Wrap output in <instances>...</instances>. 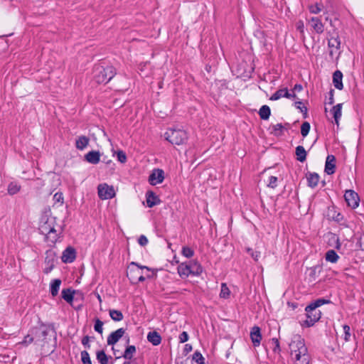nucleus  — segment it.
<instances>
[{
  "label": "nucleus",
  "mask_w": 364,
  "mask_h": 364,
  "mask_svg": "<svg viewBox=\"0 0 364 364\" xmlns=\"http://www.w3.org/2000/svg\"><path fill=\"white\" fill-rule=\"evenodd\" d=\"M343 331H344V340L346 342H348L350 340V326H348V325H344L343 326Z\"/></svg>",
  "instance_id": "44"
},
{
  "label": "nucleus",
  "mask_w": 364,
  "mask_h": 364,
  "mask_svg": "<svg viewBox=\"0 0 364 364\" xmlns=\"http://www.w3.org/2000/svg\"><path fill=\"white\" fill-rule=\"evenodd\" d=\"M136 352V348L134 346H128L123 355V357L126 359H131L133 357L134 353Z\"/></svg>",
  "instance_id": "34"
},
{
  "label": "nucleus",
  "mask_w": 364,
  "mask_h": 364,
  "mask_svg": "<svg viewBox=\"0 0 364 364\" xmlns=\"http://www.w3.org/2000/svg\"><path fill=\"white\" fill-rule=\"evenodd\" d=\"M90 139L85 136H80L76 139L75 146L79 150L85 149L89 144Z\"/></svg>",
  "instance_id": "20"
},
{
  "label": "nucleus",
  "mask_w": 364,
  "mask_h": 364,
  "mask_svg": "<svg viewBox=\"0 0 364 364\" xmlns=\"http://www.w3.org/2000/svg\"><path fill=\"white\" fill-rule=\"evenodd\" d=\"M320 318V313H317L315 311L307 312V319L306 323L308 326H311L314 325V323L317 321Z\"/></svg>",
  "instance_id": "22"
},
{
  "label": "nucleus",
  "mask_w": 364,
  "mask_h": 364,
  "mask_svg": "<svg viewBox=\"0 0 364 364\" xmlns=\"http://www.w3.org/2000/svg\"><path fill=\"white\" fill-rule=\"evenodd\" d=\"M97 193L100 199L107 200L115 196V191L112 186L107 183H101L97 187Z\"/></svg>",
  "instance_id": "7"
},
{
  "label": "nucleus",
  "mask_w": 364,
  "mask_h": 364,
  "mask_svg": "<svg viewBox=\"0 0 364 364\" xmlns=\"http://www.w3.org/2000/svg\"><path fill=\"white\" fill-rule=\"evenodd\" d=\"M302 90V86L301 85H295L294 87V92L298 91L300 92Z\"/></svg>",
  "instance_id": "54"
},
{
  "label": "nucleus",
  "mask_w": 364,
  "mask_h": 364,
  "mask_svg": "<svg viewBox=\"0 0 364 364\" xmlns=\"http://www.w3.org/2000/svg\"><path fill=\"white\" fill-rule=\"evenodd\" d=\"M230 291L229 288L227 287L225 284H222L221 290L220 293V296L221 298L227 299L230 296Z\"/></svg>",
  "instance_id": "36"
},
{
  "label": "nucleus",
  "mask_w": 364,
  "mask_h": 364,
  "mask_svg": "<svg viewBox=\"0 0 364 364\" xmlns=\"http://www.w3.org/2000/svg\"><path fill=\"white\" fill-rule=\"evenodd\" d=\"M148 239L147 237L144 235H141L139 237V240H138V242L139 244L141 245V246H145L148 244Z\"/></svg>",
  "instance_id": "48"
},
{
  "label": "nucleus",
  "mask_w": 364,
  "mask_h": 364,
  "mask_svg": "<svg viewBox=\"0 0 364 364\" xmlns=\"http://www.w3.org/2000/svg\"><path fill=\"white\" fill-rule=\"evenodd\" d=\"M295 104H296V106L297 108L301 109V105H302L301 102H296Z\"/></svg>",
  "instance_id": "57"
},
{
  "label": "nucleus",
  "mask_w": 364,
  "mask_h": 364,
  "mask_svg": "<svg viewBox=\"0 0 364 364\" xmlns=\"http://www.w3.org/2000/svg\"><path fill=\"white\" fill-rule=\"evenodd\" d=\"M288 90L287 88H282L277 90L274 92L269 98L270 100L275 101L281 99L282 97H285V96H288Z\"/></svg>",
  "instance_id": "24"
},
{
  "label": "nucleus",
  "mask_w": 364,
  "mask_h": 364,
  "mask_svg": "<svg viewBox=\"0 0 364 364\" xmlns=\"http://www.w3.org/2000/svg\"><path fill=\"white\" fill-rule=\"evenodd\" d=\"M116 74L114 68L112 65L103 67L97 65L94 68L93 79L98 83H107L110 81Z\"/></svg>",
  "instance_id": "3"
},
{
  "label": "nucleus",
  "mask_w": 364,
  "mask_h": 364,
  "mask_svg": "<svg viewBox=\"0 0 364 364\" xmlns=\"http://www.w3.org/2000/svg\"><path fill=\"white\" fill-rule=\"evenodd\" d=\"M97 299L100 302L102 301L101 297L99 294L97 295Z\"/></svg>",
  "instance_id": "61"
},
{
  "label": "nucleus",
  "mask_w": 364,
  "mask_h": 364,
  "mask_svg": "<svg viewBox=\"0 0 364 364\" xmlns=\"http://www.w3.org/2000/svg\"><path fill=\"white\" fill-rule=\"evenodd\" d=\"M147 340L154 346H158L161 343V337L156 331H151L148 333Z\"/></svg>",
  "instance_id": "21"
},
{
  "label": "nucleus",
  "mask_w": 364,
  "mask_h": 364,
  "mask_svg": "<svg viewBox=\"0 0 364 364\" xmlns=\"http://www.w3.org/2000/svg\"><path fill=\"white\" fill-rule=\"evenodd\" d=\"M309 23L316 33L321 34L324 31V25L318 17L311 18Z\"/></svg>",
  "instance_id": "12"
},
{
  "label": "nucleus",
  "mask_w": 364,
  "mask_h": 364,
  "mask_svg": "<svg viewBox=\"0 0 364 364\" xmlns=\"http://www.w3.org/2000/svg\"><path fill=\"white\" fill-rule=\"evenodd\" d=\"M278 178L274 176H269L267 181V186L269 188H274L277 186Z\"/></svg>",
  "instance_id": "35"
},
{
  "label": "nucleus",
  "mask_w": 364,
  "mask_h": 364,
  "mask_svg": "<svg viewBox=\"0 0 364 364\" xmlns=\"http://www.w3.org/2000/svg\"><path fill=\"white\" fill-rule=\"evenodd\" d=\"M182 255L186 258H191L193 256L194 251L188 247H183L182 248Z\"/></svg>",
  "instance_id": "39"
},
{
  "label": "nucleus",
  "mask_w": 364,
  "mask_h": 364,
  "mask_svg": "<svg viewBox=\"0 0 364 364\" xmlns=\"http://www.w3.org/2000/svg\"><path fill=\"white\" fill-rule=\"evenodd\" d=\"M81 360L83 364H92L90 355L86 350L81 352Z\"/></svg>",
  "instance_id": "40"
},
{
  "label": "nucleus",
  "mask_w": 364,
  "mask_h": 364,
  "mask_svg": "<svg viewBox=\"0 0 364 364\" xmlns=\"http://www.w3.org/2000/svg\"><path fill=\"white\" fill-rule=\"evenodd\" d=\"M291 355L294 359L295 364H309V355L304 340L296 336L289 344Z\"/></svg>",
  "instance_id": "2"
},
{
  "label": "nucleus",
  "mask_w": 364,
  "mask_h": 364,
  "mask_svg": "<svg viewBox=\"0 0 364 364\" xmlns=\"http://www.w3.org/2000/svg\"><path fill=\"white\" fill-rule=\"evenodd\" d=\"M94 329L95 331L98 332L99 333L102 334L103 331V322L101 321L100 319H96Z\"/></svg>",
  "instance_id": "41"
},
{
  "label": "nucleus",
  "mask_w": 364,
  "mask_h": 364,
  "mask_svg": "<svg viewBox=\"0 0 364 364\" xmlns=\"http://www.w3.org/2000/svg\"><path fill=\"white\" fill-rule=\"evenodd\" d=\"M178 338H179V341H180L181 343H185L188 339V333L186 331H183L179 335Z\"/></svg>",
  "instance_id": "49"
},
{
  "label": "nucleus",
  "mask_w": 364,
  "mask_h": 364,
  "mask_svg": "<svg viewBox=\"0 0 364 364\" xmlns=\"http://www.w3.org/2000/svg\"><path fill=\"white\" fill-rule=\"evenodd\" d=\"M144 269H146L147 271L150 270L146 266L139 265L137 263L132 262L129 264L127 272V275L130 282L133 284H136L137 277L142 273Z\"/></svg>",
  "instance_id": "6"
},
{
  "label": "nucleus",
  "mask_w": 364,
  "mask_h": 364,
  "mask_svg": "<svg viewBox=\"0 0 364 364\" xmlns=\"http://www.w3.org/2000/svg\"><path fill=\"white\" fill-rule=\"evenodd\" d=\"M340 247H341V244L339 243L338 240H337V245H336V247L337 249H339V248H340Z\"/></svg>",
  "instance_id": "59"
},
{
  "label": "nucleus",
  "mask_w": 364,
  "mask_h": 364,
  "mask_svg": "<svg viewBox=\"0 0 364 364\" xmlns=\"http://www.w3.org/2000/svg\"><path fill=\"white\" fill-rule=\"evenodd\" d=\"M247 251L250 253L252 257L255 260H258L259 257H260V252H254L252 249L247 248Z\"/></svg>",
  "instance_id": "46"
},
{
  "label": "nucleus",
  "mask_w": 364,
  "mask_h": 364,
  "mask_svg": "<svg viewBox=\"0 0 364 364\" xmlns=\"http://www.w3.org/2000/svg\"><path fill=\"white\" fill-rule=\"evenodd\" d=\"M272 343L275 345L273 350L274 352H279L280 351V348H279V341L277 339V338H273L272 340Z\"/></svg>",
  "instance_id": "50"
},
{
  "label": "nucleus",
  "mask_w": 364,
  "mask_h": 364,
  "mask_svg": "<svg viewBox=\"0 0 364 364\" xmlns=\"http://www.w3.org/2000/svg\"><path fill=\"white\" fill-rule=\"evenodd\" d=\"M89 342H90V337L88 336H85L83 337V338L82 339V343L83 346H85L86 348H90V344H89Z\"/></svg>",
  "instance_id": "52"
},
{
  "label": "nucleus",
  "mask_w": 364,
  "mask_h": 364,
  "mask_svg": "<svg viewBox=\"0 0 364 364\" xmlns=\"http://www.w3.org/2000/svg\"><path fill=\"white\" fill-rule=\"evenodd\" d=\"M250 338L254 346H259L262 340L260 328L258 326H254L250 331Z\"/></svg>",
  "instance_id": "15"
},
{
  "label": "nucleus",
  "mask_w": 364,
  "mask_h": 364,
  "mask_svg": "<svg viewBox=\"0 0 364 364\" xmlns=\"http://www.w3.org/2000/svg\"><path fill=\"white\" fill-rule=\"evenodd\" d=\"M21 190V185L18 184L17 182H11L8 185L7 191L8 193L11 196H13L14 194H16L18 193Z\"/></svg>",
  "instance_id": "28"
},
{
  "label": "nucleus",
  "mask_w": 364,
  "mask_h": 364,
  "mask_svg": "<svg viewBox=\"0 0 364 364\" xmlns=\"http://www.w3.org/2000/svg\"><path fill=\"white\" fill-rule=\"evenodd\" d=\"M345 200L348 205L352 208H355L359 204L358 195L352 190L346 191L344 195Z\"/></svg>",
  "instance_id": "9"
},
{
  "label": "nucleus",
  "mask_w": 364,
  "mask_h": 364,
  "mask_svg": "<svg viewBox=\"0 0 364 364\" xmlns=\"http://www.w3.org/2000/svg\"><path fill=\"white\" fill-rule=\"evenodd\" d=\"M336 168V158L333 155H328L326 157V164H325V172L331 175L335 172Z\"/></svg>",
  "instance_id": "14"
},
{
  "label": "nucleus",
  "mask_w": 364,
  "mask_h": 364,
  "mask_svg": "<svg viewBox=\"0 0 364 364\" xmlns=\"http://www.w3.org/2000/svg\"><path fill=\"white\" fill-rule=\"evenodd\" d=\"M179 276L186 278L190 275L198 276L203 272V268L196 261L181 263L177 268Z\"/></svg>",
  "instance_id": "4"
},
{
  "label": "nucleus",
  "mask_w": 364,
  "mask_h": 364,
  "mask_svg": "<svg viewBox=\"0 0 364 364\" xmlns=\"http://www.w3.org/2000/svg\"><path fill=\"white\" fill-rule=\"evenodd\" d=\"M325 258L329 262L336 263L338 260L339 256L334 250H331L326 252Z\"/></svg>",
  "instance_id": "29"
},
{
  "label": "nucleus",
  "mask_w": 364,
  "mask_h": 364,
  "mask_svg": "<svg viewBox=\"0 0 364 364\" xmlns=\"http://www.w3.org/2000/svg\"><path fill=\"white\" fill-rule=\"evenodd\" d=\"M296 30L299 31L302 36L304 34V23L303 21L299 20L296 23Z\"/></svg>",
  "instance_id": "45"
},
{
  "label": "nucleus",
  "mask_w": 364,
  "mask_h": 364,
  "mask_svg": "<svg viewBox=\"0 0 364 364\" xmlns=\"http://www.w3.org/2000/svg\"><path fill=\"white\" fill-rule=\"evenodd\" d=\"M164 179V172L162 169L155 168L149 177V182L152 186L161 183Z\"/></svg>",
  "instance_id": "8"
},
{
  "label": "nucleus",
  "mask_w": 364,
  "mask_h": 364,
  "mask_svg": "<svg viewBox=\"0 0 364 364\" xmlns=\"http://www.w3.org/2000/svg\"><path fill=\"white\" fill-rule=\"evenodd\" d=\"M76 257V252L74 248L71 247H67L63 252L62 261L65 263H70L73 262Z\"/></svg>",
  "instance_id": "13"
},
{
  "label": "nucleus",
  "mask_w": 364,
  "mask_h": 364,
  "mask_svg": "<svg viewBox=\"0 0 364 364\" xmlns=\"http://www.w3.org/2000/svg\"><path fill=\"white\" fill-rule=\"evenodd\" d=\"M60 284L61 280L59 279H55L51 282L50 289V294L53 296H55L56 295H58Z\"/></svg>",
  "instance_id": "23"
},
{
  "label": "nucleus",
  "mask_w": 364,
  "mask_h": 364,
  "mask_svg": "<svg viewBox=\"0 0 364 364\" xmlns=\"http://www.w3.org/2000/svg\"><path fill=\"white\" fill-rule=\"evenodd\" d=\"M308 184L311 188L316 187L319 181V176L316 173H310L307 176Z\"/></svg>",
  "instance_id": "27"
},
{
  "label": "nucleus",
  "mask_w": 364,
  "mask_h": 364,
  "mask_svg": "<svg viewBox=\"0 0 364 364\" xmlns=\"http://www.w3.org/2000/svg\"><path fill=\"white\" fill-rule=\"evenodd\" d=\"M186 350H191L192 347H191V346H190V345H188V344H186Z\"/></svg>",
  "instance_id": "58"
},
{
  "label": "nucleus",
  "mask_w": 364,
  "mask_h": 364,
  "mask_svg": "<svg viewBox=\"0 0 364 364\" xmlns=\"http://www.w3.org/2000/svg\"><path fill=\"white\" fill-rule=\"evenodd\" d=\"M59 225L56 223V218L52 215H45L41 218L39 230L45 235V240L49 245H54L58 239Z\"/></svg>",
  "instance_id": "1"
},
{
  "label": "nucleus",
  "mask_w": 364,
  "mask_h": 364,
  "mask_svg": "<svg viewBox=\"0 0 364 364\" xmlns=\"http://www.w3.org/2000/svg\"><path fill=\"white\" fill-rule=\"evenodd\" d=\"M282 129H283V126H282V124H277L273 126V130L275 132H277L278 131L282 132Z\"/></svg>",
  "instance_id": "53"
},
{
  "label": "nucleus",
  "mask_w": 364,
  "mask_h": 364,
  "mask_svg": "<svg viewBox=\"0 0 364 364\" xmlns=\"http://www.w3.org/2000/svg\"><path fill=\"white\" fill-rule=\"evenodd\" d=\"M288 96H285L286 98L291 99V98H296V95L293 92L292 93L289 92L288 91Z\"/></svg>",
  "instance_id": "56"
},
{
  "label": "nucleus",
  "mask_w": 364,
  "mask_h": 364,
  "mask_svg": "<svg viewBox=\"0 0 364 364\" xmlns=\"http://www.w3.org/2000/svg\"><path fill=\"white\" fill-rule=\"evenodd\" d=\"M51 269H52V267H50V268L46 269L45 272H46V273H48V272H50V270H51Z\"/></svg>",
  "instance_id": "60"
},
{
  "label": "nucleus",
  "mask_w": 364,
  "mask_h": 364,
  "mask_svg": "<svg viewBox=\"0 0 364 364\" xmlns=\"http://www.w3.org/2000/svg\"><path fill=\"white\" fill-rule=\"evenodd\" d=\"M33 341V337H31L30 335H27L24 337L23 341L20 343L21 344H23L24 346H28L31 344Z\"/></svg>",
  "instance_id": "47"
},
{
  "label": "nucleus",
  "mask_w": 364,
  "mask_h": 364,
  "mask_svg": "<svg viewBox=\"0 0 364 364\" xmlns=\"http://www.w3.org/2000/svg\"><path fill=\"white\" fill-rule=\"evenodd\" d=\"M124 364H132L130 362H125Z\"/></svg>",
  "instance_id": "62"
},
{
  "label": "nucleus",
  "mask_w": 364,
  "mask_h": 364,
  "mask_svg": "<svg viewBox=\"0 0 364 364\" xmlns=\"http://www.w3.org/2000/svg\"><path fill=\"white\" fill-rule=\"evenodd\" d=\"M117 154V160L124 164L127 161V156H126V154L122 151V150H119L118 151L116 152Z\"/></svg>",
  "instance_id": "43"
},
{
  "label": "nucleus",
  "mask_w": 364,
  "mask_h": 364,
  "mask_svg": "<svg viewBox=\"0 0 364 364\" xmlns=\"http://www.w3.org/2000/svg\"><path fill=\"white\" fill-rule=\"evenodd\" d=\"M310 130V124L307 122H304L301 127V134L305 137L308 135Z\"/></svg>",
  "instance_id": "37"
},
{
  "label": "nucleus",
  "mask_w": 364,
  "mask_h": 364,
  "mask_svg": "<svg viewBox=\"0 0 364 364\" xmlns=\"http://www.w3.org/2000/svg\"><path fill=\"white\" fill-rule=\"evenodd\" d=\"M53 198H54V200H56L57 202H60V203L63 202V196L61 193H56L54 195Z\"/></svg>",
  "instance_id": "51"
},
{
  "label": "nucleus",
  "mask_w": 364,
  "mask_h": 364,
  "mask_svg": "<svg viewBox=\"0 0 364 364\" xmlns=\"http://www.w3.org/2000/svg\"><path fill=\"white\" fill-rule=\"evenodd\" d=\"M329 303V301L325 300V299H318L314 303L309 305L306 308V312L309 313L310 311H315L316 309L321 306V305L324 304Z\"/></svg>",
  "instance_id": "26"
},
{
  "label": "nucleus",
  "mask_w": 364,
  "mask_h": 364,
  "mask_svg": "<svg viewBox=\"0 0 364 364\" xmlns=\"http://www.w3.org/2000/svg\"><path fill=\"white\" fill-rule=\"evenodd\" d=\"M271 114V111L269 107L267 105H263L259 109V114L261 119H268Z\"/></svg>",
  "instance_id": "30"
},
{
  "label": "nucleus",
  "mask_w": 364,
  "mask_h": 364,
  "mask_svg": "<svg viewBox=\"0 0 364 364\" xmlns=\"http://www.w3.org/2000/svg\"><path fill=\"white\" fill-rule=\"evenodd\" d=\"M85 159L92 164H97L100 161V154L97 151H91L85 154Z\"/></svg>",
  "instance_id": "16"
},
{
  "label": "nucleus",
  "mask_w": 364,
  "mask_h": 364,
  "mask_svg": "<svg viewBox=\"0 0 364 364\" xmlns=\"http://www.w3.org/2000/svg\"><path fill=\"white\" fill-rule=\"evenodd\" d=\"M193 360H194L197 364H203L204 363V358L201 355V353L198 352L194 353L193 355Z\"/></svg>",
  "instance_id": "42"
},
{
  "label": "nucleus",
  "mask_w": 364,
  "mask_h": 364,
  "mask_svg": "<svg viewBox=\"0 0 364 364\" xmlns=\"http://www.w3.org/2000/svg\"><path fill=\"white\" fill-rule=\"evenodd\" d=\"M331 113L335 120L337 127L339 126V120L342 116V104L339 103L333 106L331 110Z\"/></svg>",
  "instance_id": "17"
},
{
  "label": "nucleus",
  "mask_w": 364,
  "mask_h": 364,
  "mask_svg": "<svg viewBox=\"0 0 364 364\" xmlns=\"http://www.w3.org/2000/svg\"><path fill=\"white\" fill-rule=\"evenodd\" d=\"M296 154L297 156V159L303 162L306 160V151L302 146H298L296 148Z\"/></svg>",
  "instance_id": "31"
},
{
  "label": "nucleus",
  "mask_w": 364,
  "mask_h": 364,
  "mask_svg": "<svg viewBox=\"0 0 364 364\" xmlns=\"http://www.w3.org/2000/svg\"><path fill=\"white\" fill-rule=\"evenodd\" d=\"M62 297L68 303L72 304L74 297V291L70 289H64L62 291Z\"/></svg>",
  "instance_id": "25"
},
{
  "label": "nucleus",
  "mask_w": 364,
  "mask_h": 364,
  "mask_svg": "<svg viewBox=\"0 0 364 364\" xmlns=\"http://www.w3.org/2000/svg\"><path fill=\"white\" fill-rule=\"evenodd\" d=\"M124 333L125 331L122 328L112 332L107 337V344L109 346L114 345L124 336Z\"/></svg>",
  "instance_id": "11"
},
{
  "label": "nucleus",
  "mask_w": 364,
  "mask_h": 364,
  "mask_svg": "<svg viewBox=\"0 0 364 364\" xmlns=\"http://www.w3.org/2000/svg\"><path fill=\"white\" fill-rule=\"evenodd\" d=\"M165 139L172 144H183L188 139L187 134L182 129H168L164 134Z\"/></svg>",
  "instance_id": "5"
},
{
  "label": "nucleus",
  "mask_w": 364,
  "mask_h": 364,
  "mask_svg": "<svg viewBox=\"0 0 364 364\" xmlns=\"http://www.w3.org/2000/svg\"><path fill=\"white\" fill-rule=\"evenodd\" d=\"M146 203L148 207L152 208L160 203V200L152 191L146 193Z\"/></svg>",
  "instance_id": "18"
},
{
  "label": "nucleus",
  "mask_w": 364,
  "mask_h": 364,
  "mask_svg": "<svg viewBox=\"0 0 364 364\" xmlns=\"http://www.w3.org/2000/svg\"><path fill=\"white\" fill-rule=\"evenodd\" d=\"M97 359L100 364H108L109 358L105 354L104 350H100L97 352Z\"/></svg>",
  "instance_id": "33"
},
{
  "label": "nucleus",
  "mask_w": 364,
  "mask_h": 364,
  "mask_svg": "<svg viewBox=\"0 0 364 364\" xmlns=\"http://www.w3.org/2000/svg\"><path fill=\"white\" fill-rule=\"evenodd\" d=\"M309 9L311 14H317L322 11V6L318 4H316L310 5Z\"/></svg>",
  "instance_id": "38"
},
{
  "label": "nucleus",
  "mask_w": 364,
  "mask_h": 364,
  "mask_svg": "<svg viewBox=\"0 0 364 364\" xmlns=\"http://www.w3.org/2000/svg\"><path fill=\"white\" fill-rule=\"evenodd\" d=\"M341 46V41L338 36L331 37L328 40V48L329 55L331 58H334V55L338 56L339 54V49Z\"/></svg>",
  "instance_id": "10"
},
{
  "label": "nucleus",
  "mask_w": 364,
  "mask_h": 364,
  "mask_svg": "<svg viewBox=\"0 0 364 364\" xmlns=\"http://www.w3.org/2000/svg\"><path fill=\"white\" fill-rule=\"evenodd\" d=\"M145 280V277L143 275V272L140 274V275L137 277V282H144Z\"/></svg>",
  "instance_id": "55"
},
{
  "label": "nucleus",
  "mask_w": 364,
  "mask_h": 364,
  "mask_svg": "<svg viewBox=\"0 0 364 364\" xmlns=\"http://www.w3.org/2000/svg\"><path fill=\"white\" fill-rule=\"evenodd\" d=\"M343 74L341 71L336 70L333 75V82L336 88L342 90L343 87L342 82Z\"/></svg>",
  "instance_id": "19"
},
{
  "label": "nucleus",
  "mask_w": 364,
  "mask_h": 364,
  "mask_svg": "<svg viewBox=\"0 0 364 364\" xmlns=\"http://www.w3.org/2000/svg\"><path fill=\"white\" fill-rule=\"evenodd\" d=\"M109 316L114 321H120L124 318L122 313L120 311L115 309L109 310Z\"/></svg>",
  "instance_id": "32"
}]
</instances>
